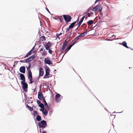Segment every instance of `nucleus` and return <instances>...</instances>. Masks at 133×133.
Listing matches in <instances>:
<instances>
[{
  "label": "nucleus",
  "mask_w": 133,
  "mask_h": 133,
  "mask_svg": "<svg viewBox=\"0 0 133 133\" xmlns=\"http://www.w3.org/2000/svg\"><path fill=\"white\" fill-rule=\"evenodd\" d=\"M47 125V124L46 121L43 120L38 123V125L39 128H44Z\"/></svg>",
  "instance_id": "f257e3e1"
},
{
  "label": "nucleus",
  "mask_w": 133,
  "mask_h": 133,
  "mask_svg": "<svg viewBox=\"0 0 133 133\" xmlns=\"http://www.w3.org/2000/svg\"><path fill=\"white\" fill-rule=\"evenodd\" d=\"M62 16L64 17V19L66 23L70 22L71 19V16L68 15H63Z\"/></svg>",
  "instance_id": "f03ea898"
},
{
  "label": "nucleus",
  "mask_w": 133,
  "mask_h": 133,
  "mask_svg": "<svg viewBox=\"0 0 133 133\" xmlns=\"http://www.w3.org/2000/svg\"><path fill=\"white\" fill-rule=\"evenodd\" d=\"M62 98V96L59 94L57 93L55 96V99L57 102H59L60 101L61 99Z\"/></svg>",
  "instance_id": "7ed1b4c3"
},
{
  "label": "nucleus",
  "mask_w": 133,
  "mask_h": 133,
  "mask_svg": "<svg viewBox=\"0 0 133 133\" xmlns=\"http://www.w3.org/2000/svg\"><path fill=\"white\" fill-rule=\"evenodd\" d=\"M102 9V7L101 5H97L94 8H93L92 10L94 11H100Z\"/></svg>",
  "instance_id": "20e7f679"
},
{
  "label": "nucleus",
  "mask_w": 133,
  "mask_h": 133,
  "mask_svg": "<svg viewBox=\"0 0 133 133\" xmlns=\"http://www.w3.org/2000/svg\"><path fill=\"white\" fill-rule=\"evenodd\" d=\"M35 57V55H32L31 56L27 58L25 62L28 63L32 61Z\"/></svg>",
  "instance_id": "39448f33"
},
{
  "label": "nucleus",
  "mask_w": 133,
  "mask_h": 133,
  "mask_svg": "<svg viewBox=\"0 0 133 133\" xmlns=\"http://www.w3.org/2000/svg\"><path fill=\"white\" fill-rule=\"evenodd\" d=\"M49 68H47L45 70L46 74L43 77L44 78H49V77H48V76L49 74Z\"/></svg>",
  "instance_id": "423d86ee"
},
{
  "label": "nucleus",
  "mask_w": 133,
  "mask_h": 133,
  "mask_svg": "<svg viewBox=\"0 0 133 133\" xmlns=\"http://www.w3.org/2000/svg\"><path fill=\"white\" fill-rule=\"evenodd\" d=\"M39 76H42L44 73L43 69L42 67H40L39 68Z\"/></svg>",
  "instance_id": "0eeeda50"
},
{
  "label": "nucleus",
  "mask_w": 133,
  "mask_h": 133,
  "mask_svg": "<svg viewBox=\"0 0 133 133\" xmlns=\"http://www.w3.org/2000/svg\"><path fill=\"white\" fill-rule=\"evenodd\" d=\"M20 71L22 73L24 74L25 73V67L24 66L21 67L19 69Z\"/></svg>",
  "instance_id": "6e6552de"
},
{
  "label": "nucleus",
  "mask_w": 133,
  "mask_h": 133,
  "mask_svg": "<svg viewBox=\"0 0 133 133\" xmlns=\"http://www.w3.org/2000/svg\"><path fill=\"white\" fill-rule=\"evenodd\" d=\"M23 88L24 91L26 92L27 91L28 84L27 83H25L23 85Z\"/></svg>",
  "instance_id": "1a4fd4ad"
},
{
  "label": "nucleus",
  "mask_w": 133,
  "mask_h": 133,
  "mask_svg": "<svg viewBox=\"0 0 133 133\" xmlns=\"http://www.w3.org/2000/svg\"><path fill=\"white\" fill-rule=\"evenodd\" d=\"M42 97L43 98H44L42 93V92H39L38 94V98L40 100L42 99Z\"/></svg>",
  "instance_id": "9d476101"
},
{
  "label": "nucleus",
  "mask_w": 133,
  "mask_h": 133,
  "mask_svg": "<svg viewBox=\"0 0 133 133\" xmlns=\"http://www.w3.org/2000/svg\"><path fill=\"white\" fill-rule=\"evenodd\" d=\"M44 63H45L47 64H51V62L47 58H45L44 59Z\"/></svg>",
  "instance_id": "9b49d317"
},
{
  "label": "nucleus",
  "mask_w": 133,
  "mask_h": 133,
  "mask_svg": "<svg viewBox=\"0 0 133 133\" xmlns=\"http://www.w3.org/2000/svg\"><path fill=\"white\" fill-rule=\"evenodd\" d=\"M66 46V45L63 44L62 49H61L60 51V52H61V53H63L64 49H65Z\"/></svg>",
  "instance_id": "f8f14e48"
},
{
  "label": "nucleus",
  "mask_w": 133,
  "mask_h": 133,
  "mask_svg": "<svg viewBox=\"0 0 133 133\" xmlns=\"http://www.w3.org/2000/svg\"><path fill=\"white\" fill-rule=\"evenodd\" d=\"M33 51V49H32L25 56L24 58L27 57L29 56H30L32 54V52Z\"/></svg>",
  "instance_id": "ddd939ff"
},
{
  "label": "nucleus",
  "mask_w": 133,
  "mask_h": 133,
  "mask_svg": "<svg viewBox=\"0 0 133 133\" xmlns=\"http://www.w3.org/2000/svg\"><path fill=\"white\" fill-rule=\"evenodd\" d=\"M76 23V21H75L71 23L69 26V28H72L74 27V25Z\"/></svg>",
  "instance_id": "4468645a"
},
{
  "label": "nucleus",
  "mask_w": 133,
  "mask_h": 133,
  "mask_svg": "<svg viewBox=\"0 0 133 133\" xmlns=\"http://www.w3.org/2000/svg\"><path fill=\"white\" fill-rule=\"evenodd\" d=\"M28 78H32V72L31 71V70H29L28 71Z\"/></svg>",
  "instance_id": "2eb2a0df"
},
{
  "label": "nucleus",
  "mask_w": 133,
  "mask_h": 133,
  "mask_svg": "<svg viewBox=\"0 0 133 133\" xmlns=\"http://www.w3.org/2000/svg\"><path fill=\"white\" fill-rule=\"evenodd\" d=\"M20 77L21 79L22 80H25V78L24 75L23 74H22L21 73L20 74Z\"/></svg>",
  "instance_id": "dca6fc26"
},
{
  "label": "nucleus",
  "mask_w": 133,
  "mask_h": 133,
  "mask_svg": "<svg viewBox=\"0 0 133 133\" xmlns=\"http://www.w3.org/2000/svg\"><path fill=\"white\" fill-rule=\"evenodd\" d=\"M48 111L45 109H44L43 111V114L45 115H47L48 113Z\"/></svg>",
  "instance_id": "f3484780"
},
{
  "label": "nucleus",
  "mask_w": 133,
  "mask_h": 133,
  "mask_svg": "<svg viewBox=\"0 0 133 133\" xmlns=\"http://www.w3.org/2000/svg\"><path fill=\"white\" fill-rule=\"evenodd\" d=\"M121 44L127 48H129L127 46V43L125 41L123 42L122 44L121 43Z\"/></svg>",
  "instance_id": "a211bd4d"
},
{
  "label": "nucleus",
  "mask_w": 133,
  "mask_h": 133,
  "mask_svg": "<svg viewBox=\"0 0 133 133\" xmlns=\"http://www.w3.org/2000/svg\"><path fill=\"white\" fill-rule=\"evenodd\" d=\"M43 103H44V105L45 106V107L46 108L48 109L49 108L48 105V104L46 102L45 99L44 98H43Z\"/></svg>",
  "instance_id": "6ab92c4d"
},
{
  "label": "nucleus",
  "mask_w": 133,
  "mask_h": 133,
  "mask_svg": "<svg viewBox=\"0 0 133 133\" xmlns=\"http://www.w3.org/2000/svg\"><path fill=\"white\" fill-rule=\"evenodd\" d=\"M87 33L86 32H84L82 33L81 35H79V37H80L81 38L82 37H83L85 35H86Z\"/></svg>",
  "instance_id": "aec40b11"
},
{
  "label": "nucleus",
  "mask_w": 133,
  "mask_h": 133,
  "mask_svg": "<svg viewBox=\"0 0 133 133\" xmlns=\"http://www.w3.org/2000/svg\"><path fill=\"white\" fill-rule=\"evenodd\" d=\"M94 21L92 20H90L87 22V24L89 25H91L93 23Z\"/></svg>",
  "instance_id": "412c9836"
},
{
  "label": "nucleus",
  "mask_w": 133,
  "mask_h": 133,
  "mask_svg": "<svg viewBox=\"0 0 133 133\" xmlns=\"http://www.w3.org/2000/svg\"><path fill=\"white\" fill-rule=\"evenodd\" d=\"M42 55L43 56H45L47 55V51H45V49L44 50L42 53Z\"/></svg>",
  "instance_id": "4be33fe9"
},
{
  "label": "nucleus",
  "mask_w": 133,
  "mask_h": 133,
  "mask_svg": "<svg viewBox=\"0 0 133 133\" xmlns=\"http://www.w3.org/2000/svg\"><path fill=\"white\" fill-rule=\"evenodd\" d=\"M46 40V38L45 36H43L40 37V40L41 41H45Z\"/></svg>",
  "instance_id": "5701e85b"
},
{
  "label": "nucleus",
  "mask_w": 133,
  "mask_h": 133,
  "mask_svg": "<svg viewBox=\"0 0 133 133\" xmlns=\"http://www.w3.org/2000/svg\"><path fill=\"white\" fill-rule=\"evenodd\" d=\"M36 119L38 121H40L41 119V117L39 115H38L36 117Z\"/></svg>",
  "instance_id": "b1692460"
},
{
  "label": "nucleus",
  "mask_w": 133,
  "mask_h": 133,
  "mask_svg": "<svg viewBox=\"0 0 133 133\" xmlns=\"http://www.w3.org/2000/svg\"><path fill=\"white\" fill-rule=\"evenodd\" d=\"M26 107L30 111H32L33 110V109L32 108L29 107L28 105H26Z\"/></svg>",
  "instance_id": "393cba45"
},
{
  "label": "nucleus",
  "mask_w": 133,
  "mask_h": 133,
  "mask_svg": "<svg viewBox=\"0 0 133 133\" xmlns=\"http://www.w3.org/2000/svg\"><path fill=\"white\" fill-rule=\"evenodd\" d=\"M39 106L42 109H43L44 108V105L42 103H41L39 105Z\"/></svg>",
  "instance_id": "a878e982"
},
{
  "label": "nucleus",
  "mask_w": 133,
  "mask_h": 133,
  "mask_svg": "<svg viewBox=\"0 0 133 133\" xmlns=\"http://www.w3.org/2000/svg\"><path fill=\"white\" fill-rule=\"evenodd\" d=\"M58 18L59 19L61 22H62L63 21V18L62 16H59L58 17Z\"/></svg>",
  "instance_id": "bb28decb"
},
{
  "label": "nucleus",
  "mask_w": 133,
  "mask_h": 133,
  "mask_svg": "<svg viewBox=\"0 0 133 133\" xmlns=\"http://www.w3.org/2000/svg\"><path fill=\"white\" fill-rule=\"evenodd\" d=\"M29 66L28 68H27V70H28V71L29 70H31L30 68H31V64L30 63H29Z\"/></svg>",
  "instance_id": "cd10ccee"
},
{
  "label": "nucleus",
  "mask_w": 133,
  "mask_h": 133,
  "mask_svg": "<svg viewBox=\"0 0 133 133\" xmlns=\"http://www.w3.org/2000/svg\"><path fill=\"white\" fill-rule=\"evenodd\" d=\"M81 37H79V36H76L74 39L75 41H77L79 39H80Z\"/></svg>",
  "instance_id": "c85d7f7f"
},
{
  "label": "nucleus",
  "mask_w": 133,
  "mask_h": 133,
  "mask_svg": "<svg viewBox=\"0 0 133 133\" xmlns=\"http://www.w3.org/2000/svg\"><path fill=\"white\" fill-rule=\"evenodd\" d=\"M85 17V16H84L82 18L80 19V21H79V23H80L82 24V22L83 21Z\"/></svg>",
  "instance_id": "c756f323"
},
{
  "label": "nucleus",
  "mask_w": 133,
  "mask_h": 133,
  "mask_svg": "<svg viewBox=\"0 0 133 133\" xmlns=\"http://www.w3.org/2000/svg\"><path fill=\"white\" fill-rule=\"evenodd\" d=\"M82 27L84 28H85L87 27V25L86 24H83L82 25Z\"/></svg>",
  "instance_id": "7c9ffc66"
},
{
  "label": "nucleus",
  "mask_w": 133,
  "mask_h": 133,
  "mask_svg": "<svg viewBox=\"0 0 133 133\" xmlns=\"http://www.w3.org/2000/svg\"><path fill=\"white\" fill-rule=\"evenodd\" d=\"M34 116H36L38 115V113L36 111H34Z\"/></svg>",
  "instance_id": "2f4dec72"
},
{
  "label": "nucleus",
  "mask_w": 133,
  "mask_h": 133,
  "mask_svg": "<svg viewBox=\"0 0 133 133\" xmlns=\"http://www.w3.org/2000/svg\"><path fill=\"white\" fill-rule=\"evenodd\" d=\"M28 79L30 81V83L31 84L33 82V81H32V78H28Z\"/></svg>",
  "instance_id": "473e14b6"
},
{
  "label": "nucleus",
  "mask_w": 133,
  "mask_h": 133,
  "mask_svg": "<svg viewBox=\"0 0 133 133\" xmlns=\"http://www.w3.org/2000/svg\"><path fill=\"white\" fill-rule=\"evenodd\" d=\"M45 48L47 50H49V49H50V46L47 45H46L45 46Z\"/></svg>",
  "instance_id": "72a5a7b5"
},
{
  "label": "nucleus",
  "mask_w": 133,
  "mask_h": 133,
  "mask_svg": "<svg viewBox=\"0 0 133 133\" xmlns=\"http://www.w3.org/2000/svg\"><path fill=\"white\" fill-rule=\"evenodd\" d=\"M51 44L50 43V42L49 41L47 43V44H46V45L50 46V45H51Z\"/></svg>",
  "instance_id": "f704fd0d"
},
{
  "label": "nucleus",
  "mask_w": 133,
  "mask_h": 133,
  "mask_svg": "<svg viewBox=\"0 0 133 133\" xmlns=\"http://www.w3.org/2000/svg\"><path fill=\"white\" fill-rule=\"evenodd\" d=\"M25 80H22V81H21V83L23 85V84H25Z\"/></svg>",
  "instance_id": "c9c22d12"
},
{
  "label": "nucleus",
  "mask_w": 133,
  "mask_h": 133,
  "mask_svg": "<svg viewBox=\"0 0 133 133\" xmlns=\"http://www.w3.org/2000/svg\"><path fill=\"white\" fill-rule=\"evenodd\" d=\"M72 45L70 44V45L67 48L68 49V50H69L72 47Z\"/></svg>",
  "instance_id": "e433bc0d"
},
{
  "label": "nucleus",
  "mask_w": 133,
  "mask_h": 133,
  "mask_svg": "<svg viewBox=\"0 0 133 133\" xmlns=\"http://www.w3.org/2000/svg\"><path fill=\"white\" fill-rule=\"evenodd\" d=\"M49 50V52L51 54H52V51L50 49L49 50Z\"/></svg>",
  "instance_id": "4c0bfd02"
},
{
  "label": "nucleus",
  "mask_w": 133,
  "mask_h": 133,
  "mask_svg": "<svg viewBox=\"0 0 133 133\" xmlns=\"http://www.w3.org/2000/svg\"><path fill=\"white\" fill-rule=\"evenodd\" d=\"M69 50L67 48H66L64 51V52H65L64 54H66Z\"/></svg>",
  "instance_id": "58836bf2"
},
{
  "label": "nucleus",
  "mask_w": 133,
  "mask_h": 133,
  "mask_svg": "<svg viewBox=\"0 0 133 133\" xmlns=\"http://www.w3.org/2000/svg\"><path fill=\"white\" fill-rule=\"evenodd\" d=\"M56 36L57 38H58L59 39H60L61 37H59V36L58 35V34H56Z\"/></svg>",
  "instance_id": "ea45409f"
},
{
  "label": "nucleus",
  "mask_w": 133,
  "mask_h": 133,
  "mask_svg": "<svg viewBox=\"0 0 133 133\" xmlns=\"http://www.w3.org/2000/svg\"><path fill=\"white\" fill-rule=\"evenodd\" d=\"M37 103L39 105L41 103V102L38 100H37Z\"/></svg>",
  "instance_id": "a19ab883"
},
{
  "label": "nucleus",
  "mask_w": 133,
  "mask_h": 133,
  "mask_svg": "<svg viewBox=\"0 0 133 133\" xmlns=\"http://www.w3.org/2000/svg\"><path fill=\"white\" fill-rule=\"evenodd\" d=\"M81 23H78V26H77V28H76V30L77 29V28L80 26V25H81Z\"/></svg>",
  "instance_id": "79ce46f5"
},
{
  "label": "nucleus",
  "mask_w": 133,
  "mask_h": 133,
  "mask_svg": "<svg viewBox=\"0 0 133 133\" xmlns=\"http://www.w3.org/2000/svg\"><path fill=\"white\" fill-rule=\"evenodd\" d=\"M66 43H67L66 40H65L64 41V43L63 44H64V45H66Z\"/></svg>",
  "instance_id": "37998d69"
},
{
  "label": "nucleus",
  "mask_w": 133,
  "mask_h": 133,
  "mask_svg": "<svg viewBox=\"0 0 133 133\" xmlns=\"http://www.w3.org/2000/svg\"><path fill=\"white\" fill-rule=\"evenodd\" d=\"M70 28H69V27L68 28H67L66 29V31H69L70 30Z\"/></svg>",
  "instance_id": "c03bdc74"
},
{
  "label": "nucleus",
  "mask_w": 133,
  "mask_h": 133,
  "mask_svg": "<svg viewBox=\"0 0 133 133\" xmlns=\"http://www.w3.org/2000/svg\"><path fill=\"white\" fill-rule=\"evenodd\" d=\"M43 48H41L40 50H39V51L40 52L42 51H43Z\"/></svg>",
  "instance_id": "a18cd8bd"
},
{
  "label": "nucleus",
  "mask_w": 133,
  "mask_h": 133,
  "mask_svg": "<svg viewBox=\"0 0 133 133\" xmlns=\"http://www.w3.org/2000/svg\"><path fill=\"white\" fill-rule=\"evenodd\" d=\"M88 17H90V14L89 13H88L87 14Z\"/></svg>",
  "instance_id": "49530a36"
},
{
  "label": "nucleus",
  "mask_w": 133,
  "mask_h": 133,
  "mask_svg": "<svg viewBox=\"0 0 133 133\" xmlns=\"http://www.w3.org/2000/svg\"><path fill=\"white\" fill-rule=\"evenodd\" d=\"M76 41H75L71 45H72V46L74 45L76 43Z\"/></svg>",
  "instance_id": "de8ad7c7"
},
{
  "label": "nucleus",
  "mask_w": 133,
  "mask_h": 133,
  "mask_svg": "<svg viewBox=\"0 0 133 133\" xmlns=\"http://www.w3.org/2000/svg\"><path fill=\"white\" fill-rule=\"evenodd\" d=\"M79 21V17L77 18V19L76 21H76V23L77 22H78Z\"/></svg>",
  "instance_id": "09e8293b"
},
{
  "label": "nucleus",
  "mask_w": 133,
  "mask_h": 133,
  "mask_svg": "<svg viewBox=\"0 0 133 133\" xmlns=\"http://www.w3.org/2000/svg\"><path fill=\"white\" fill-rule=\"evenodd\" d=\"M62 33H61V32L59 34H58V35L59 36H60V35H62Z\"/></svg>",
  "instance_id": "8fccbe9b"
},
{
  "label": "nucleus",
  "mask_w": 133,
  "mask_h": 133,
  "mask_svg": "<svg viewBox=\"0 0 133 133\" xmlns=\"http://www.w3.org/2000/svg\"><path fill=\"white\" fill-rule=\"evenodd\" d=\"M42 133H46V131H44L42 132Z\"/></svg>",
  "instance_id": "3c124183"
},
{
  "label": "nucleus",
  "mask_w": 133,
  "mask_h": 133,
  "mask_svg": "<svg viewBox=\"0 0 133 133\" xmlns=\"http://www.w3.org/2000/svg\"><path fill=\"white\" fill-rule=\"evenodd\" d=\"M40 110L41 111H42L43 112V109H40Z\"/></svg>",
  "instance_id": "603ef678"
},
{
  "label": "nucleus",
  "mask_w": 133,
  "mask_h": 133,
  "mask_svg": "<svg viewBox=\"0 0 133 133\" xmlns=\"http://www.w3.org/2000/svg\"><path fill=\"white\" fill-rule=\"evenodd\" d=\"M46 9H47V10H48V12H49V10H48V9L47 8H46Z\"/></svg>",
  "instance_id": "864d4df0"
},
{
  "label": "nucleus",
  "mask_w": 133,
  "mask_h": 133,
  "mask_svg": "<svg viewBox=\"0 0 133 133\" xmlns=\"http://www.w3.org/2000/svg\"><path fill=\"white\" fill-rule=\"evenodd\" d=\"M90 13H91V14H93V13H92V12H90Z\"/></svg>",
  "instance_id": "5fc2aeb1"
},
{
  "label": "nucleus",
  "mask_w": 133,
  "mask_h": 133,
  "mask_svg": "<svg viewBox=\"0 0 133 133\" xmlns=\"http://www.w3.org/2000/svg\"><path fill=\"white\" fill-rule=\"evenodd\" d=\"M51 112V111H50V113H51V112Z\"/></svg>",
  "instance_id": "6e6d98bb"
},
{
  "label": "nucleus",
  "mask_w": 133,
  "mask_h": 133,
  "mask_svg": "<svg viewBox=\"0 0 133 133\" xmlns=\"http://www.w3.org/2000/svg\"><path fill=\"white\" fill-rule=\"evenodd\" d=\"M51 112V111H50V113H51V112Z\"/></svg>",
  "instance_id": "4d7b16f0"
},
{
  "label": "nucleus",
  "mask_w": 133,
  "mask_h": 133,
  "mask_svg": "<svg viewBox=\"0 0 133 133\" xmlns=\"http://www.w3.org/2000/svg\"><path fill=\"white\" fill-rule=\"evenodd\" d=\"M51 112V111H50V113H51V112Z\"/></svg>",
  "instance_id": "13d9d810"
},
{
  "label": "nucleus",
  "mask_w": 133,
  "mask_h": 133,
  "mask_svg": "<svg viewBox=\"0 0 133 133\" xmlns=\"http://www.w3.org/2000/svg\"><path fill=\"white\" fill-rule=\"evenodd\" d=\"M56 71V70H54V71Z\"/></svg>",
  "instance_id": "bf43d9fd"
},
{
  "label": "nucleus",
  "mask_w": 133,
  "mask_h": 133,
  "mask_svg": "<svg viewBox=\"0 0 133 133\" xmlns=\"http://www.w3.org/2000/svg\"><path fill=\"white\" fill-rule=\"evenodd\" d=\"M87 17H86L85 18H87Z\"/></svg>",
  "instance_id": "052dcab7"
}]
</instances>
